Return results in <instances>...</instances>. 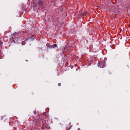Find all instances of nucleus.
<instances>
[{
    "label": "nucleus",
    "instance_id": "obj_1",
    "mask_svg": "<svg viewBox=\"0 0 130 130\" xmlns=\"http://www.w3.org/2000/svg\"><path fill=\"white\" fill-rule=\"evenodd\" d=\"M98 67L103 68L106 66L105 61L104 60L100 61L98 64Z\"/></svg>",
    "mask_w": 130,
    "mask_h": 130
},
{
    "label": "nucleus",
    "instance_id": "obj_2",
    "mask_svg": "<svg viewBox=\"0 0 130 130\" xmlns=\"http://www.w3.org/2000/svg\"><path fill=\"white\" fill-rule=\"evenodd\" d=\"M17 33H15L13 34L12 35V38L13 39V40L14 42L17 41V39H18V38L17 36Z\"/></svg>",
    "mask_w": 130,
    "mask_h": 130
},
{
    "label": "nucleus",
    "instance_id": "obj_3",
    "mask_svg": "<svg viewBox=\"0 0 130 130\" xmlns=\"http://www.w3.org/2000/svg\"><path fill=\"white\" fill-rule=\"evenodd\" d=\"M38 3L40 6H41V8H43V1H41L40 0L39 1Z\"/></svg>",
    "mask_w": 130,
    "mask_h": 130
},
{
    "label": "nucleus",
    "instance_id": "obj_4",
    "mask_svg": "<svg viewBox=\"0 0 130 130\" xmlns=\"http://www.w3.org/2000/svg\"><path fill=\"white\" fill-rule=\"evenodd\" d=\"M57 46L56 44H54L53 45L51 46V48H53L56 47Z\"/></svg>",
    "mask_w": 130,
    "mask_h": 130
},
{
    "label": "nucleus",
    "instance_id": "obj_5",
    "mask_svg": "<svg viewBox=\"0 0 130 130\" xmlns=\"http://www.w3.org/2000/svg\"><path fill=\"white\" fill-rule=\"evenodd\" d=\"M34 37L33 36H31L30 37H29L28 38L29 39H31L32 40L33 39H34Z\"/></svg>",
    "mask_w": 130,
    "mask_h": 130
},
{
    "label": "nucleus",
    "instance_id": "obj_6",
    "mask_svg": "<svg viewBox=\"0 0 130 130\" xmlns=\"http://www.w3.org/2000/svg\"><path fill=\"white\" fill-rule=\"evenodd\" d=\"M2 43L1 42V41H0V49L2 47ZM1 51L0 50V55L1 54Z\"/></svg>",
    "mask_w": 130,
    "mask_h": 130
},
{
    "label": "nucleus",
    "instance_id": "obj_7",
    "mask_svg": "<svg viewBox=\"0 0 130 130\" xmlns=\"http://www.w3.org/2000/svg\"><path fill=\"white\" fill-rule=\"evenodd\" d=\"M87 13L86 12H85V13L83 14V16H85L86 15Z\"/></svg>",
    "mask_w": 130,
    "mask_h": 130
},
{
    "label": "nucleus",
    "instance_id": "obj_8",
    "mask_svg": "<svg viewBox=\"0 0 130 130\" xmlns=\"http://www.w3.org/2000/svg\"><path fill=\"white\" fill-rule=\"evenodd\" d=\"M58 85H59V86H61V83H59V84H58Z\"/></svg>",
    "mask_w": 130,
    "mask_h": 130
},
{
    "label": "nucleus",
    "instance_id": "obj_9",
    "mask_svg": "<svg viewBox=\"0 0 130 130\" xmlns=\"http://www.w3.org/2000/svg\"><path fill=\"white\" fill-rule=\"evenodd\" d=\"M34 114H36V112L35 111H34Z\"/></svg>",
    "mask_w": 130,
    "mask_h": 130
}]
</instances>
